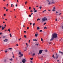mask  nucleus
I'll return each instance as SVG.
<instances>
[{
	"label": "nucleus",
	"mask_w": 63,
	"mask_h": 63,
	"mask_svg": "<svg viewBox=\"0 0 63 63\" xmlns=\"http://www.w3.org/2000/svg\"><path fill=\"white\" fill-rule=\"evenodd\" d=\"M52 38L50 40V41H52L53 40H54V38H56L57 37V35L56 33H54L53 34L51 35Z\"/></svg>",
	"instance_id": "1"
},
{
	"label": "nucleus",
	"mask_w": 63,
	"mask_h": 63,
	"mask_svg": "<svg viewBox=\"0 0 63 63\" xmlns=\"http://www.w3.org/2000/svg\"><path fill=\"white\" fill-rule=\"evenodd\" d=\"M47 19L46 17H44V18L42 19V22H43V21H45L46 20H47Z\"/></svg>",
	"instance_id": "2"
},
{
	"label": "nucleus",
	"mask_w": 63,
	"mask_h": 63,
	"mask_svg": "<svg viewBox=\"0 0 63 63\" xmlns=\"http://www.w3.org/2000/svg\"><path fill=\"white\" fill-rule=\"evenodd\" d=\"M47 3L48 5H50L52 3V2L51 1H50L49 0H47Z\"/></svg>",
	"instance_id": "3"
},
{
	"label": "nucleus",
	"mask_w": 63,
	"mask_h": 63,
	"mask_svg": "<svg viewBox=\"0 0 63 63\" xmlns=\"http://www.w3.org/2000/svg\"><path fill=\"white\" fill-rule=\"evenodd\" d=\"M18 54H19L21 56H23V54H21L20 52H19L18 53Z\"/></svg>",
	"instance_id": "4"
},
{
	"label": "nucleus",
	"mask_w": 63,
	"mask_h": 63,
	"mask_svg": "<svg viewBox=\"0 0 63 63\" xmlns=\"http://www.w3.org/2000/svg\"><path fill=\"white\" fill-rule=\"evenodd\" d=\"M26 61V60L25 59H23L22 60V62H23V63H25Z\"/></svg>",
	"instance_id": "5"
},
{
	"label": "nucleus",
	"mask_w": 63,
	"mask_h": 63,
	"mask_svg": "<svg viewBox=\"0 0 63 63\" xmlns=\"http://www.w3.org/2000/svg\"><path fill=\"white\" fill-rule=\"evenodd\" d=\"M43 50H39V53H40V54H41L42 53V52L43 51Z\"/></svg>",
	"instance_id": "6"
},
{
	"label": "nucleus",
	"mask_w": 63,
	"mask_h": 63,
	"mask_svg": "<svg viewBox=\"0 0 63 63\" xmlns=\"http://www.w3.org/2000/svg\"><path fill=\"white\" fill-rule=\"evenodd\" d=\"M58 58V56L57 55H56V56L55 57V58L56 59H57Z\"/></svg>",
	"instance_id": "7"
},
{
	"label": "nucleus",
	"mask_w": 63,
	"mask_h": 63,
	"mask_svg": "<svg viewBox=\"0 0 63 63\" xmlns=\"http://www.w3.org/2000/svg\"><path fill=\"white\" fill-rule=\"evenodd\" d=\"M26 47H25V49H24V48H23V50H24V51H26V50H27V48H26Z\"/></svg>",
	"instance_id": "8"
},
{
	"label": "nucleus",
	"mask_w": 63,
	"mask_h": 63,
	"mask_svg": "<svg viewBox=\"0 0 63 63\" xmlns=\"http://www.w3.org/2000/svg\"><path fill=\"white\" fill-rule=\"evenodd\" d=\"M59 53H61L62 55H63V52H61L60 51H59Z\"/></svg>",
	"instance_id": "9"
},
{
	"label": "nucleus",
	"mask_w": 63,
	"mask_h": 63,
	"mask_svg": "<svg viewBox=\"0 0 63 63\" xmlns=\"http://www.w3.org/2000/svg\"><path fill=\"white\" fill-rule=\"evenodd\" d=\"M11 7H14V5H13V4H12L11 5Z\"/></svg>",
	"instance_id": "10"
},
{
	"label": "nucleus",
	"mask_w": 63,
	"mask_h": 63,
	"mask_svg": "<svg viewBox=\"0 0 63 63\" xmlns=\"http://www.w3.org/2000/svg\"><path fill=\"white\" fill-rule=\"evenodd\" d=\"M35 36L36 37H37L38 36V33L35 34Z\"/></svg>",
	"instance_id": "11"
},
{
	"label": "nucleus",
	"mask_w": 63,
	"mask_h": 63,
	"mask_svg": "<svg viewBox=\"0 0 63 63\" xmlns=\"http://www.w3.org/2000/svg\"><path fill=\"white\" fill-rule=\"evenodd\" d=\"M37 30H39V29H40V27H37Z\"/></svg>",
	"instance_id": "12"
},
{
	"label": "nucleus",
	"mask_w": 63,
	"mask_h": 63,
	"mask_svg": "<svg viewBox=\"0 0 63 63\" xmlns=\"http://www.w3.org/2000/svg\"><path fill=\"white\" fill-rule=\"evenodd\" d=\"M53 58H54V59H55V57H54V55H53L52 56Z\"/></svg>",
	"instance_id": "13"
},
{
	"label": "nucleus",
	"mask_w": 63,
	"mask_h": 63,
	"mask_svg": "<svg viewBox=\"0 0 63 63\" xmlns=\"http://www.w3.org/2000/svg\"><path fill=\"white\" fill-rule=\"evenodd\" d=\"M35 55V53H34L32 55V56H34V55Z\"/></svg>",
	"instance_id": "14"
},
{
	"label": "nucleus",
	"mask_w": 63,
	"mask_h": 63,
	"mask_svg": "<svg viewBox=\"0 0 63 63\" xmlns=\"http://www.w3.org/2000/svg\"><path fill=\"white\" fill-rule=\"evenodd\" d=\"M2 30H4V28L3 27H2Z\"/></svg>",
	"instance_id": "15"
},
{
	"label": "nucleus",
	"mask_w": 63,
	"mask_h": 63,
	"mask_svg": "<svg viewBox=\"0 0 63 63\" xmlns=\"http://www.w3.org/2000/svg\"><path fill=\"white\" fill-rule=\"evenodd\" d=\"M42 8V6H40L39 7V9H40V10L41 9V8Z\"/></svg>",
	"instance_id": "16"
},
{
	"label": "nucleus",
	"mask_w": 63,
	"mask_h": 63,
	"mask_svg": "<svg viewBox=\"0 0 63 63\" xmlns=\"http://www.w3.org/2000/svg\"><path fill=\"white\" fill-rule=\"evenodd\" d=\"M9 35H10V37H12V34L11 33H10Z\"/></svg>",
	"instance_id": "17"
},
{
	"label": "nucleus",
	"mask_w": 63,
	"mask_h": 63,
	"mask_svg": "<svg viewBox=\"0 0 63 63\" xmlns=\"http://www.w3.org/2000/svg\"><path fill=\"white\" fill-rule=\"evenodd\" d=\"M37 10H34V13H36V12H37Z\"/></svg>",
	"instance_id": "18"
},
{
	"label": "nucleus",
	"mask_w": 63,
	"mask_h": 63,
	"mask_svg": "<svg viewBox=\"0 0 63 63\" xmlns=\"http://www.w3.org/2000/svg\"><path fill=\"white\" fill-rule=\"evenodd\" d=\"M44 29H47V28L46 27H45L44 28Z\"/></svg>",
	"instance_id": "19"
},
{
	"label": "nucleus",
	"mask_w": 63,
	"mask_h": 63,
	"mask_svg": "<svg viewBox=\"0 0 63 63\" xmlns=\"http://www.w3.org/2000/svg\"><path fill=\"white\" fill-rule=\"evenodd\" d=\"M40 20V18H38L37 19V21H38V20Z\"/></svg>",
	"instance_id": "20"
},
{
	"label": "nucleus",
	"mask_w": 63,
	"mask_h": 63,
	"mask_svg": "<svg viewBox=\"0 0 63 63\" xmlns=\"http://www.w3.org/2000/svg\"><path fill=\"white\" fill-rule=\"evenodd\" d=\"M39 32H41L42 33L43 32H42V30H40V31Z\"/></svg>",
	"instance_id": "21"
},
{
	"label": "nucleus",
	"mask_w": 63,
	"mask_h": 63,
	"mask_svg": "<svg viewBox=\"0 0 63 63\" xmlns=\"http://www.w3.org/2000/svg\"><path fill=\"white\" fill-rule=\"evenodd\" d=\"M9 60L11 61H12V60H13V59L12 58L11 59H10Z\"/></svg>",
	"instance_id": "22"
},
{
	"label": "nucleus",
	"mask_w": 63,
	"mask_h": 63,
	"mask_svg": "<svg viewBox=\"0 0 63 63\" xmlns=\"http://www.w3.org/2000/svg\"><path fill=\"white\" fill-rule=\"evenodd\" d=\"M8 31H9V32H10V29H8Z\"/></svg>",
	"instance_id": "23"
},
{
	"label": "nucleus",
	"mask_w": 63,
	"mask_h": 63,
	"mask_svg": "<svg viewBox=\"0 0 63 63\" xmlns=\"http://www.w3.org/2000/svg\"><path fill=\"white\" fill-rule=\"evenodd\" d=\"M24 37H25V38H26V35H24Z\"/></svg>",
	"instance_id": "24"
},
{
	"label": "nucleus",
	"mask_w": 63,
	"mask_h": 63,
	"mask_svg": "<svg viewBox=\"0 0 63 63\" xmlns=\"http://www.w3.org/2000/svg\"><path fill=\"white\" fill-rule=\"evenodd\" d=\"M9 49H10V50L11 49H12V48H8Z\"/></svg>",
	"instance_id": "25"
},
{
	"label": "nucleus",
	"mask_w": 63,
	"mask_h": 63,
	"mask_svg": "<svg viewBox=\"0 0 63 63\" xmlns=\"http://www.w3.org/2000/svg\"><path fill=\"white\" fill-rule=\"evenodd\" d=\"M35 25V23H34L33 24V26H34V25Z\"/></svg>",
	"instance_id": "26"
},
{
	"label": "nucleus",
	"mask_w": 63,
	"mask_h": 63,
	"mask_svg": "<svg viewBox=\"0 0 63 63\" xmlns=\"http://www.w3.org/2000/svg\"><path fill=\"white\" fill-rule=\"evenodd\" d=\"M46 10H44V11H43V13H44V12H46Z\"/></svg>",
	"instance_id": "27"
},
{
	"label": "nucleus",
	"mask_w": 63,
	"mask_h": 63,
	"mask_svg": "<svg viewBox=\"0 0 63 63\" xmlns=\"http://www.w3.org/2000/svg\"><path fill=\"white\" fill-rule=\"evenodd\" d=\"M41 41H43V39H42V38H41Z\"/></svg>",
	"instance_id": "28"
},
{
	"label": "nucleus",
	"mask_w": 63,
	"mask_h": 63,
	"mask_svg": "<svg viewBox=\"0 0 63 63\" xmlns=\"http://www.w3.org/2000/svg\"><path fill=\"white\" fill-rule=\"evenodd\" d=\"M27 1L25 2V5H26V4H27Z\"/></svg>",
	"instance_id": "29"
},
{
	"label": "nucleus",
	"mask_w": 63,
	"mask_h": 63,
	"mask_svg": "<svg viewBox=\"0 0 63 63\" xmlns=\"http://www.w3.org/2000/svg\"><path fill=\"white\" fill-rule=\"evenodd\" d=\"M3 34V33L2 32L0 33V35H1Z\"/></svg>",
	"instance_id": "30"
},
{
	"label": "nucleus",
	"mask_w": 63,
	"mask_h": 63,
	"mask_svg": "<svg viewBox=\"0 0 63 63\" xmlns=\"http://www.w3.org/2000/svg\"><path fill=\"white\" fill-rule=\"evenodd\" d=\"M3 38H6V36H3Z\"/></svg>",
	"instance_id": "31"
},
{
	"label": "nucleus",
	"mask_w": 63,
	"mask_h": 63,
	"mask_svg": "<svg viewBox=\"0 0 63 63\" xmlns=\"http://www.w3.org/2000/svg\"><path fill=\"white\" fill-rule=\"evenodd\" d=\"M45 52H47V50H45Z\"/></svg>",
	"instance_id": "32"
},
{
	"label": "nucleus",
	"mask_w": 63,
	"mask_h": 63,
	"mask_svg": "<svg viewBox=\"0 0 63 63\" xmlns=\"http://www.w3.org/2000/svg\"><path fill=\"white\" fill-rule=\"evenodd\" d=\"M26 45L27 46H28V44L27 43H26Z\"/></svg>",
	"instance_id": "33"
},
{
	"label": "nucleus",
	"mask_w": 63,
	"mask_h": 63,
	"mask_svg": "<svg viewBox=\"0 0 63 63\" xmlns=\"http://www.w3.org/2000/svg\"><path fill=\"white\" fill-rule=\"evenodd\" d=\"M3 16H6V14H4V15Z\"/></svg>",
	"instance_id": "34"
},
{
	"label": "nucleus",
	"mask_w": 63,
	"mask_h": 63,
	"mask_svg": "<svg viewBox=\"0 0 63 63\" xmlns=\"http://www.w3.org/2000/svg\"><path fill=\"white\" fill-rule=\"evenodd\" d=\"M61 40H62V38L61 39H60V40H59L60 42L61 41Z\"/></svg>",
	"instance_id": "35"
},
{
	"label": "nucleus",
	"mask_w": 63,
	"mask_h": 63,
	"mask_svg": "<svg viewBox=\"0 0 63 63\" xmlns=\"http://www.w3.org/2000/svg\"><path fill=\"white\" fill-rule=\"evenodd\" d=\"M52 4H54V1H52Z\"/></svg>",
	"instance_id": "36"
},
{
	"label": "nucleus",
	"mask_w": 63,
	"mask_h": 63,
	"mask_svg": "<svg viewBox=\"0 0 63 63\" xmlns=\"http://www.w3.org/2000/svg\"><path fill=\"white\" fill-rule=\"evenodd\" d=\"M54 11H55V10L54 9H53L52 11H53V12H54Z\"/></svg>",
	"instance_id": "37"
},
{
	"label": "nucleus",
	"mask_w": 63,
	"mask_h": 63,
	"mask_svg": "<svg viewBox=\"0 0 63 63\" xmlns=\"http://www.w3.org/2000/svg\"><path fill=\"white\" fill-rule=\"evenodd\" d=\"M30 59L31 60H33V58H31Z\"/></svg>",
	"instance_id": "38"
},
{
	"label": "nucleus",
	"mask_w": 63,
	"mask_h": 63,
	"mask_svg": "<svg viewBox=\"0 0 63 63\" xmlns=\"http://www.w3.org/2000/svg\"><path fill=\"white\" fill-rule=\"evenodd\" d=\"M29 16H30V17H31V15H29Z\"/></svg>",
	"instance_id": "39"
},
{
	"label": "nucleus",
	"mask_w": 63,
	"mask_h": 63,
	"mask_svg": "<svg viewBox=\"0 0 63 63\" xmlns=\"http://www.w3.org/2000/svg\"><path fill=\"white\" fill-rule=\"evenodd\" d=\"M18 44H16V47H17V46H18Z\"/></svg>",
	"instance_id": "40"
},
{
	"label": "nucleus",
	"mask_w": 63,
	"mask_h": 63,
	"mask_svg": "<svg viewBox=\"0 0 63 63\" xmlns=\"http://www.w3.org/2000/svg\"><path fill=\"white\" fill-rule=\"evenodd\" d=\"M31 12H32V13H33V11L32 10H31L30 11Z\"/></svg>",
	"instance_id": "41"
},
{
	"label": "nucleus",
	"mask_w": 63,
	"mask_h": 63,
	"mask_svg": "<svg viewBox=\"0 0 63 63\" xmlns=\"http://www.w3.org/2000/svg\"><path fill=\"white\" fill-rule=\"evenodd\" d=\"M46 24V23H44V25H45V24Z\"/></svg>",
	"instance_id": "42"
},
{
	"label": "nucleus",
	"mask_w": 63,
	"mask_h": 63,
	"mask_svg": "<svg viewBox=\"0 0 63 63\" xmlns=\"http://www.w3.org/2000/svg\"><path fill=\"white\" fill-rule=\"evenodd\" d=\"M16 7H17V5L16 4Z\"/></svg>",
	"instance_id": "43"
},
{
	"label": "nucleus",
	"mask_w": 63,
	"mask_h": 63,
	"mask_svg": "<svg viewBox=\"0 0 63 63\" xmlns=\"http://www.w3.org/2000/svg\"><path fill=\"white\" fill-rule=\"evenodd\" d=\"M53 9H55V7H54L53 8Z\"/></svg>",
	"instance_id": "44"
},
{
	"label": "nucleus",
	"mask_w": 63,
	"mask_h": 63,
	"mask_svg": "<svg viewBox=\"0 0 63 63\" xmlns=\"http://www.w3.org/2000/svg\"><path fill=\"white\" fill-rule=\"evenodd\" d=\"M30 40H29V43H30Z\"/></svg>",
	"instance_id": "45"
},
{
	"label": "nucleus",
	"mask_w": 63,
	"mask_h": 63,
	"mask_svg": "<svg viewBox=\"0 0 63 63\" xmlns=\"http://www.w3.org/2000/svg\"><path fill=\"white\" fill-rule=\"evenodd\" d=\"M33 10H34V11H35V8H33Z\"/></svg>",
	"instance_id": "46"
},
{
	"label": "nucleus",
	"mask_w": 63,
	"mask_h": 63,
	"mask_svg": "<svg viewBox=\"0 0 63 63\" xmlns=\"http://www.w3.org/2000/svg\"><path fill=\"white\" fill-rule=\"evenodd\" d=\"M7 52L8 51H5V52L6 53V52Z\"/></svg>",
	"instance_id": "47"
},
{
	"label": "nucleus",
	"mask_w": 63,
	"mask_h": 63,
	"mask_svg": "<svg viewBox=\"0 0 63 63\" xmlns=\"http://www.w3.org/2000/svg\"><path fill=\"white\" fill-rule=\"evenodd\" d=\"M29 9H31V7H29Z\"/></svg>",
	"instance_id": "48"
},
{
	"label": "nucleus",
	"mask_w": 63,
	"mask_h": 63,
	"mask_svg": "<svg viewBox=\"0 0 63 63\" xmlns=\"http://www.w3.org/2000/svg\"><path fill=\"white\" fill-rule=\"evenodd\" d=\"M29 27H28L27 28V29H29Z\"/></svg>",
	"instance_id": "49"
},
{
	"label": "nucleus",
	"mask_w": 63,
	"mask_h": 63,
	"mask_svg": "<svg viewBox=\"0 0 63 63\" xmlns=\"http://www.w3.org/2000/svg\"><path fill=\"white\" fill-rule=\"evenodd\" d=\"M7 41H8V40H5V42H7Z\"/></svg>",
	"instance_id": "50"
},
{
	"label": "nucleus",
	"mask_w": 63,
	"mask_h": 63,
	"mask_svg": "<svg viewBox=\"0 0 63 63\" xmlns=\"http://www.w3.org/2000/svg\"><path fill=\"white\" fill-rule=\"evenodd\" d=\"M7 7H8V4H7V5H6Z\"/></svg>",
	"instance_id": "51"
},
{
	"label": "nucleus",
	"mask_w": 63,
	"mask_h": 63,
	"mask_svg": "<svg viewBox=\"0 0 63 63\" xmlns=\"http://www.w3.org/2000/svg\"><path fill=\"white\" fill-rule=\"evenodd\" d=\"M56 14H57V13H58V12L56 11Z\"/></svg>",
	"instance_id": "52"
},
{
	"label": "nucleus",
	"mask_w": 63,
	"mask_h": 63,
	"mask_svg": "<svg viewBox=\"0 0 63 63\" xmlns=\"http://www.w3.org/2000/svg\"><path fill=\"white\" fill-rule=\"evenodd\" d=\"M31 63H33V62H32V61H31Z\"/></svg>",
	"instance_id": "53"
},
{
	"label": "nucleus",
	"mask_w": 63,
	"mask_h": 63,
	"mask_svg": "<svg viewBox=\"0 0 63 63\" xmlns=\"http://www.w3.org/2000/svg\"><path fill=\"white\" fill-rule=\"evenodd\" d=\"M61 14H62V13H60L59 14V15H61Z\"/></svg>",
	"instance_id": "54"
},
{
	"label": "nucleus",
	"mask_w": 63,
	"mask_h": 63,
	"mask_svg": "<svg viewBox=\"0 0 63 63\" xmlns=\"http://www.w3.org/2000/svg\"><path fill=\"white\" fill-rule=\"evenodd\" d=\"M3 1H4V2H5V1H6V0H3Z\"/></svg>",
	"instance_id": "55"
},
{
	"label": "nucleus",
	"mask_w": 63,
	"mask_h": 63,
	"mask_svg": "<svg viewBox=\"0 0 63 63\" xmlns=\"http://www.w3.org/2000/svg\"><path fill=\"white\" fill-rule=\"evenodd\" d=\"M36 46H38V44H36Z\"/></svg>",
	"instance_id": "56"
},
{
	"label": "nucleus",
	"mask_w": 63,
	"mask_h": 63,
	"mask_svg": "<svg viewBox=\"0 0 63 63\" xmlns=\"http://www.w3.org/2000/svg\"><path fill=\"white\" fill-rule=\"evenodd\" d=\"M5 41H7L8 40V39H5Z\"/></svg>",
	"instance_id": "57"
},
{
	"label": "nucleus",
	"mask_w": 63,
	"mask_h": 63,
	"mask_svg": "<svg viewBox=\"0 0 63 63\" xmlns=\"http://www.w3.org/2000/svg\"><path fill=\"white\" fill-rule=\"evenodd\" d=\"M3 8L4 9H6V7H3Z\"/></svg>",
	"instance_id": "58"
},
{
	"label": "nucleus",
	"mask_w": 63,
	"mask_h": 63,
	"mask_svg": "<svg viewBox=\"0 0 63 63\" xmlns=\"http://www.w3.org/2000/svg\"><path fill=\"white\" fill-rule=\"evenodd\" d=\"M24 33H26V31H24Z\"/></svg>",
	"instance_id": "59"
},
{
	"label": "nucleus",
	"mask_w": 63,
	"mask_h": 63,
	"mask_svg": "<svg viewBox=\"0 0 63 63\" xmlns=\"http://www.w3.org/2000/svg\"><path fill=\"white\" fill-rule=\"evenodd\" d=\"M4 27L3 28H4H4L5 29V28H6V27Z\"/></svg>",
	"instance_id": "60"
},
{
	"label": "nucleus",
	"mask_w": 63,
	"mask_h": 63,
	"mask_svg": "<svg viewBox=\"0 0 63 63\" xmlns=\"http://www.w3.org/2000/svg\"><path fill=\"white\" fill-rule=\"evenodd\" d=\"M30 24L31 25H32V23H30Z\"/></svg>",
	"instance_id": "61"
},
{
	"label": "nucleus",
	"mask_w": 63,
	"mask_h": 63,
	"mask_svg": "<svg viewBox=\"0 0 63 63\" xmlns=\"http://www.w3.org/2000/svg\"><path fill=\"white\" fill-rule=\"evenodd\" d=\"M55 20L56 21H57V19H56Z\"/></svg>",
	"instance_id": "62"
},
{
	"label": "nucleus",
	"mask_w": 63,
	"mask_h": 63,
	"mask_svg": "<svg viewBox=\"0 0 63 63\" xmlns=\"http://www.w3.org/2000/svg\"><path fill=\"white\" fill-rule=\"evenodd\" d=\"M5 22H3V23H5Z\"/></svg>",
	"instance_id": "63"
},
{
	"label": "nucleus",
	"mask_w": 63,
	"mask_h": 63,
	"mask_svg": "<svg viewBox=\"0 0 63 63\" xmlns=\"http://www.w3.org/2000/svg\"><path fill=\"white\" fill-rule=\"evenodd\" d=\"M4 61H5H5H6V60H4Z\"/></svg>",
	"instance_id": "64"
}]
</instances>
